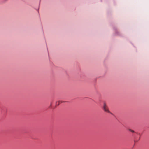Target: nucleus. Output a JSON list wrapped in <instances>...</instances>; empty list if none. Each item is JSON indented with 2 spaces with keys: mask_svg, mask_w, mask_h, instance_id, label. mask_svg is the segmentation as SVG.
Returning <instances> with one entry per match:
<instances>
[{
  "mask_svg": "<svg viewBox=\"0 0 149 149\" xmlns=\"http://www.w3.org/2000/svg\"><path fill=\"white\" fill-rule=\"evenodd\" d=\"M63 102V101H58L56 103V104H57L58 105L60 104V103H61Z\"/></svg>",
  "mask_w": 149,
  "mask_h": 149,
  "instance_id": "f03ea898",
  "label": "nucleus"
},
{
  "mask_svg": "<svg viewBox=\"0 0 149 149\" xmlns=\"http://www.w3.org/2000/svg\"><path fill=\"white\" fill-rule=\"evenodd\" d=\"M103 109L105 111L107 112L110 113V112L109 111L108 107L107 106L105 103H104V106L103 107Z\"/></svg>",
  "mask_w": 149,
  "mask_h": 149,
  "instance_id": "f257e3e1",
  "label": "nucleus"
},
{
  "mask_svg": "<svg viewBox=\"0 0 149 149\" xmlns=\"http://www.w3.org/2000/svg\"><path fill=\"white\" fill-rule=\"evenodd\" d=\"M131 132H134V131L132 130H131L130 129H128Z\"/></svg>",
  "mask_w": 149,
  "mask_h": 149,
  "instance_id": "7ed1b4c3",
  "label": "nucleus"
}]
</instances>
